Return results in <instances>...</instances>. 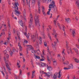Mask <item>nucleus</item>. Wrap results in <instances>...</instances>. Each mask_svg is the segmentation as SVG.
<instances>
[{
	"label": "nucleus",
	"mask_w": 79,
	"mask_h": 79,
	"mask_svg": "<svg viewBox=\"0 0 79 79\" xmlns=\"http://www.w3.org/2000/svg\"><path fill=\"white\" fill-rule=\"evenodd\" d=\"M15 6H14L15 8V13L16 14V15H17V16H19V15L20 14V12L17 11V10H18V6H19V3L18 2H15Z\"/></svg>",
	"instance_id": "obj_1"
},
{
	"label": "nucleus",
	"mask_w": 79,
	"mask_h": 79,
	"mask_svg": "<svg viewBox=\"0 0 79 79\" xmlns=\"http://www.w3.org/2000/svg\"><path fill=\"white\" fill-rule=\"evenodd\" d=\"M4 60L5 61V63L6 64V66L7 69L8 71H11V68L10 67H9V65H8V64H9L10 65H11V64L9 62H8V61H7L8 62H6V58H5V57H4Z\"/></svg>",
	"instance_id": "obj_2"
},
{
	"label": "nucleus",
	"mask_w": 79,
	"mask_h": 79,
	"mask_svg": "<svg viewBox=\"0 0 79 79\" xmlns=\"http://www.w3.org/2000/svg\"><path fill=\"white\" fill-rule=\"evenodd\" d=\"M30 21L29 22L28 27L30 28H31V27L32 26V22H33V18H32V14H30Z\"/></svg>",
	"instance_id": "obj_3"
},
{
	"label": "nucleus",
	"mask_w": 79,
	"mask_h": 79,
	"mask_svg": "<svg viewBox=\"0 0 79 79\" xmlns=\"http://www.w3.org/2000/svg\"><path fill=\"white\" fill-rule=\"evenodd\" d=\"M45 2L46 3H50L51 4L49 5V8H51L53 4L55 3V1H53V0H45Z\"/></svg>",
	"instance_id": "obj_4"
},
{
	"label": "nucleus",
	"mask_w": 79,
	"mask_h": 79,
	"mask_svg": "<svg viewBox=\"0 0 79 79\" xmlns=\"http://www.w3.org/2000/svg\"><path fill=\"white\" fill-rule=\"evenodd\" d=\"M35 20L36 25H38L39 26H40V24H39V17H38V16L36 15V14H35Z\"/></svg>",
	"instance_id": "obj_5"
},
{
	"label": "nucleus",
	"mask_w": 79,
	"mask_h": 79,
	"mask_svg": "<svg viewBox=\"0 0 79 79\" xmlns=\"http://www.w3.org/2000/svg\"><path fill=\"white\" fill-rule=\"evenodd\" d=\"M56 41H54V45L52 43V45L54 50H56V48H55V46L56 45L57 43H58V42H59V41H58V39H57V38H56Z\"/></svg>",
	"instance_id": "obj_6"
},
{
	"label": "nucleus",
	"mask_w": 79,
	"mask_h": 79,
	"mask_svg": "<svg viewBox=\"0 0 79 79\" xmlns=\"http://www.w3.org/2000/svg\"><path fill=\"white\" fill-rule=\"evenodd\" d=\"M51 7V8H53V11H55V12L57 11V8L56 7V6L55 3L52 5Z\"/></svg>",
	"instance_id": "obj_7"
},
{
	"label": "nucleus",
	"mask_w": 79,
	"mask_h": 79,
	"mask_svg": "<svg viewBox=\"0 0 79 79\" xmlns=\"http://www.w3.org/2000/svg\"><path fill=\"white\" fill-rule=\"evenodd\" d=\"M40 0H38V11L39 14L40 13V12H41V10H40Z\"/></svg>",
	"instance_id": "obj_8"
},
{
	"label": "nucleus",
	"mask_w": 79,
	"mask_h": 79,
	"mask_svg": "<svg viewBox=\"0 0 79 79\" xmlns=\"http://www.w3.org/2000/svg\"><path fill=\"white\" fill-rule=\"evenodd\" d=\"M66 47L67 48V53H68V54H69V53H70V52H69V49H68V48H69V42H68V41H66Z\"/></svg>",
	"instance_id": "obj_9"
},
{
	"label": "nucleus",
	"mask_w": 79,
	"mask_h": 79,
	"mask_svg": "<svg viewBox=\"0 0 79 79\" xmlns=\"http://www.w3.org/2000/svg\"><path fill=\"white\" fill-rule=\"evenodd\" d=\"M41 8L43 15L45 16H46V13L45 12V7L42 6L41 7Z\"/></svg>",
	"instance_id": "obj_10"
},
{
	"label": "nucleus",
	"mask_w": 79,
	"mask_h": 79,
	"mask_svg": "<svg viewBox=\"0 0 79 79\" xmlns=\"http://www.w3.org/2000/svg\"><path fill=\"white\" fill-rule=\"evenodd\" d=\"M27 47L29 50H32L34 49V48L31 45H27Z\"/></svg>",
	"instance_id": "obj_11"
},
{
	"label": "nucleus",
	"mask_w": 79,
	"mask_h": 79,
	"mask_svg": "<svg viewBox=\"0 0 79 79\" xmlns=\"http://www.w3.org/2000/svg\"><path fill=\"white\" fill-rule=\"evenodd\" d=\"M72 35L73 36V37H75V35H76V30H75V29H73L72 30Z\"/></svg>",
	"instance_id": "obj_12"
},
{
	"label": "nucleus",
	"mask_w": 79,
	"mask_h": 79,
	"mask_svg": "<svg viewBox=\"0 0 79 79\" xmlns=\"http://www.w3.org/2000/svg\"><path fill=\"white\" fill-rule=\"evenodd\" d=\"M23 15L24 17H25V18H24V21H26L27 20L26 19V10L25 9H24V10L23 11Z\"/></svg>",
	"instance_id": "obj_13"
},
{
	"label": "nucleus",
	"mask_w": 79,
	"mask_h": 79,
	"mask_svg": "<svg viewBox=\"0 0 79 79\" xmlns=\"http://www.w3.org/2000/svg\"><path fill=\"white\" fill-rule=\"evenodd\" d=\"M19 23L20 24L21 26L22 27L24 26V23H23V21L21 20H19Z\"/></svg>",
	"instance_id": "obj_14"
},
{
	"label": "nucleus",
	"mask_w": 79,
	"mask_h": 79,
	"mask_svg": "<svg viewBox=\"0 0 79 79\" xmlns=\"http://www.w3.org/2000/svg\"><path fill=\"white\" fill-rule=\"evenodd\" d=\"M52 75V72L50 71L47 73L46 74V76H47L48 77Z\"/></svg>",
	"instance_id": "obj_15"
},
{
	"label": "nucleus",
	"mask_w": 79,
	"mask_h": 79,
	"mask_svg": "<svg viewBox=\"0 0 79 79\" xmlns=\"http://www.w3.org/2000/svg\"><path fill=\"white\" fill-rule=\"evenodd\" d=\"M65 20L66 22L68 23H69L71 22V20L69 18L65 19Z\"/></svg>",
	"instance_id": "obj_16"
},
{
	"label": "nucleus",
	"mask_w": 79,
	"mask_h": 79,
	"mask_svg": "<svg viewBox=\"0 0 79 79\" xmlns=\"http://www.w3.org/2000/svg\"><path fill=\"white\" fill-rule=\"evenodd\" d=\"M24 34L25 35H26L27 38V39H29V36L30 35L29 33H28V35H27V33H24Z\"/></svg>",
	"instance_id": "obj_17"
},
{
	"label": "nucleus",
	"mask_w": 79,
	"mask_h": 79,
	"mask_svg": "<svg viewBox=\"0 0 79 79\" xmlns=\"http://www.w3.org/2000/svg\"><path fill=\"white\" fill-rule=\"evenodd\" d=\"M20 61L19 60H18L17 61V65L18 66V68H20L21 67V65H19V63H20Z\"/></svg>",
	"instance_id": "obj_18"
},
{
	"label": "nucleus",
	"mask_w": 79,
	"mask_h": 79,
	"mask_svg": "<svg viewBox=\"0 0 79 79\" xmlns=\"http://www.w3.org/2000/svg\"><path fill=\"white\" fill-rule=\"evenodd\" d=\"M47 69H48V70L49 71H52V67H50V66H48V65H47Z\"/></svg>",
	"instance_id": "obj_19"
},
{
	"label": "nucleus",
	"mask_w": 79,
	"mask_h": 79,
	"mask_svg": "<svg viewBox=\"0 0 79 79\" xmlns=\"http://www.w3.org/2000/svg\"><path fill=\"white\" fill-rule=\"evenodd\" d=\"M52 34L53 35H54V37L55 38H57V37H58L59 35L57 33H54V34Z\"/></svg>",
	"instance_id": "obj_20"
},
{
	"label": "nucleus",
	"mask_w": 79,
	"mask_h": 79,
	"mask_svg": "<svg viewBox=\"0 0 79 79\" xmlns=\"http://www.w3.org/2000/svg\"><path fill=\"white\" fill-rule=\"evenodd\" d=\"M38 51H39V53H40V50H39V49L37 50V51H36L32 50L31 51V52L33 53H36V52H37Z\"/></svg>",
	"instance_id": "obj_21"
},
{
	"label": "nucleus",
	"mask_w": 79,
	"mask_h": 79,
	"mask_svg": "<svg viewBox=\"0 0 79 79\" xmlns=\"http://www.w3.org/2000/svg\"><path fill=\"white\" fill-rule=\"evenodd\" d=\"M57 73H55L54 75V76H53V78H54V79H56V78H57Z\"/></svg>",
	"instance_id": "obj_22"
},
{
	"label": "nucleus",
	"mask_w": 79,
	"mask_h": 79,
	"mask_svg": "<svg viewBox=\"0 0 79 79\" xmlns=\"http://www.w3.org/2000/svg\"><path fill=\"white\" fill-rule=\"evenodd\" d=\"M68 67L69 69H73V65L72 64H71L68 66Z\"/></svg>",
	"instance_id": "obj_23"
},
{
	"label": "nucleus",
	"mask_w": 79,
	"mask_h": 79,
	"mask_svg": "<svg viewBox=\"0 0 79 79\" xmlns=\"http://www.w3.org/2000/svg\"><path fill=\"white\" fill-rule=\"evenodd\" d=\"M35 35H31V39H32V40H34V39H35Z\"/></svg>",
	"instance_id": "obj_24"
},
{
	"label": "nucleus",
	"mask_w": 79,
	"mask_h": 79,
	"mask_svg": "<svg viewBox=\"0 0 79 79\" xmlns=\"http://www.w3.org/2000/svg\"><path fill=\"white\" fill-rule=\"evenodd\" d=\"M65 51V49H64L63 50L62 52V54L63 55V56H64L65 55V53H64V51Z\"/></svg>",
	"instance_id": "obj_25"
},
{
	"label": "nucleus",
	"mask_w": 79,
	"mask_h": 79,
	"mask_svg": "<svg viewBox=\"0 0 79 79\" xmlns=\"http://www.w3.org/2000/svg\"><path fill=\"white\" fill-rule=\"evenodd\" d=\"M40 65L41 66V67H44V66H47V65L46 64V63H43Z\"/></svg>",
	"instance_id": "obj_26"
},
{
	"label": "nucleus",
	"mask_w": 79,
	"mask_h": 79,
	"mask_svg": "<svg viewBox=\"0 0 79 79\" xmlns=\"http://www.w3.org/2000/svg\"><path fill=\"white\" fill-rule=\"evenodd\" d=\"M0 71L2 73V74L3 75V76L4 77L5 76V74H4V73L3 72V71H3V68H0Z\"/></svg>",
	"instance_id": "obj_27"
},
{
	"label": "nucleus",
	"mask_w": 79,
	"mask_h": 79,
	"mask_svg": "<svg viewBox=\"0 0 79 79\" xmlns=\"http://www.w3.org/2000/svg\"><path fill=\"white\" fill-rule=\"evenodd\" d=\"M74 58V60L75 62H76V63H79V60H78L76 58L74 59V58Z\"/></svg>",
	"instance_id": "obj_28"
},
{
	"label": "nucleus",
	"mask_w": 79,
	"mask_h": 79,
	"mask_svg": "<svg viewBox=\"0 0 79 79\" xmlns=\"http://www.w3.org/2000/svg\"><path fill=\"white\" fill-rule=\"evenodd\" d=\"M41 57L42 59H41L40 60V61H44V59L45 58H44V56L41 55Z\"/></svg>",
	"instance_id": "obj_29"
},
{
	"label": "nucleus",
	"mask_w": 79,
	"mask_h": 79,
	"mask_svg": "<svg viewBox=\"0 0 79 79\" xmlns=\"http://www.w3.org/2000/svg\"><path fill=\"white\" fill-rule=\"evenodd\" d=\"M42 38H41V37H40V39L39 40V43L40 44H42Z\"/></svg>",
	"instance_id": "obj_30"
},
{
	"label": "nucleus",
	"mask_w": 79,
	"mask_h": 79,
	"mask_svg": "<svg viewBox=\"0 0 79 79\" xmlns=\"http://www.w3.org/2000/svg\"><path fill=\"white\" fill-rule=\"evenodd\" d=\"M63 28L62 29V30H63V31H64V35H66V32H65V31L64 30V26H63Z\"/></svg>",
	"instance_id": "obj_31"
},
{
	"label": "nucleus",
	"mask_w": 79,
	"mask_h": 79,
	"mask_svg": "<svg viewBox=\"0 0 79 79\" xmlns=\"http://www.w3.org/2000/svg\"><path fill=\"white\" fill-rule=\"evenodd\" d=\"M61 71H59V76H58V77L59 79H60V77H61Z\"/></svg>",
	"instance_id": "obj_32"
},
{
	"label": "nucleus",
	"mask_w": 79,
	"mask_h": 79,
	"mask_svg": "<svg viewBox=\"0 0 79 79\" xmlns=\"http://www.w3.org/2000/svg\"><path fill=\"white\" fill-rule=\"evenodd\" d=\"M7 25L9 27V29H10L11 28V26L10 25V22H8Z\"/></svg>",
	"instance_id": "obj_33"
},
{
	"label": "nucleus",
	"mask_w": 79,
	"mask_h": 79,
	"mask_svg": "<svg viewBox=\"0 0 79 79\" xmlns=\"http://www.w3.org/2000/svg\"><path fill=\"white\" fill-rule=\"evenodd\" d=\"M53 64L55 65H56V64H57V62H56V61H54L53 62Z\"/></svg>",
	"instance_id": "obj_34"
},
{
	"label": "nucleus",
	"mask_w": 79,
	"mask_h": 79,
	"mask_svg": "<svg viewBox=\"0 0 79 79\" xmlns=\"http://www.w3.org/2000/svg\"><path fill=\"white\" fill-rule=\"evenodd\" d=\"M11 38V34H9L8 35V37L7 38L8 40H9Z\"/></svg>",
	"instance_id": "obj_35"
},
{
	"label": "nucleus",
	"mask_w": 79,
	"mask_h": 79,
	"mask_svg": "<svg viewBox=\"0 0 79 79\" xmlns=\"http://www.w3.org/2000/svg\"><path fill=\"white\" fill-rule=\"evenodd\" d=\"M35 56V57L36 58H37V59H40V57L39 56Z\"/></svg>",
	"instance_id": "obj_36"
},
{
	"label": "nucleus",
	"mask_w": 79,
	"mask_h": 79,
	"mask_svg": "<svg viewBox=\"0 0 79 79\" xmlns=\"http://www.w3.org/2000/svg\"><path fill=\"white\" fill-rule=\"evenodd\" d=\"M42 77V74H40L39 75V78L40 79H43V78Z\"/></svg>",
	"instance_id": "obj_37"
},
{
	"label": "nucleus",
	"mask_w": 79,
	"mask_h": 79,
	"mask_svg": "<svg viewBox=\"0 0 79 79\" xmlns=\"http://www.w3.org/2000/svg\"><path fill=\"white\" fill-rule=\"evenodd\" d=\"M35 2V0H32V4H34Z\"/></svg>",
	"instance_id": "obj_38"
},
{
	"label": "nucleus",
	"mask_w": 79,
	"mask_h": 79,
	"mask_svg": "<svg viewBox=\"0 0 79 79\" xmlns=\"http://www.w3.org/2000/svg\"><path fill=\"white\" fill-rule=\"evenodd\" d=\"M47 59L49 62H50V60L49 59V57L48 56H47Z\"/></svg>",
	"instance_id": "obj_39"
},
{
	"label": "nucleus",
	"mask_w": 79,
	"mask_h": 79,
	"mask_svg": "<svg viewBox=\"0 0 79 79\" xmlns=\"http://www.w3.org/2000/svg\"><path fill=\"white\" fill-rule=\"evenodd\" d=\"M59 17H60V16L59 15H58L57 16V17L56 19V21H57V20L58 19V18H59Z\"/></svg>",
	"instance_id": "obj_40"
},
{
	"label": "nucleus",
	"mask_w": 79,
	"mask_h": 79,
	"mask_svg": "<svg viewBox=\"0 0 79 79\" xmlns=\"http://www.w3.org/2000/svg\"><path fill=\"white\" fill-rule=\"evenodd\" d=\"M48 37H49L50 40H52V38H51V36H50V34H48Z\"/></svg>",
	"instance_id": "obj_41"
},
{
	"label": "nucleus",
	"mask_w": 79,
	"mask_h": 79,
	"mask_svg": "<svg viewBox=\"0 0 79 79\" xmlns=\"http://www.w3.org/2000/svg\"><path fill=\"white\" fill-rule=\"evenodd\" d=\"M15 79H19V77L16 76V75H15Z\"/></svg>",
	"instance_id": "obj_42"
},
{
	"label": "nucleus",
	"mask_w": 79,
	"mask_h": 79,
	"mask_svg": "<svg viewBox=\"0 0 79 79\" xmlns=\"http://www.w3.org/2000/svg\"><path fill=\"white\" fill-rule=\"evenodd\" d=\"M57 26H58L59 27L60 29H61V27H60V23H58Z\"/></svg>",
	"instance_id": "obj_43"
},
{
	"label": "nucleus",
	"mask_w": 79,
	"mask_h": 79,
	"mask_svg": "<svg viewBox=\"0 0 79 79\" xmlns=\"http://www.w3.org/2000/svg\"><path fill=\"white\" fill-rule=\"evenodd\" d=\"M64 70H68V69H69V68H67L66 67H64Z\"/></svg>",
	"instance_id": "obj_44"
},
{
	"label": "nucleus",
	"mask_w": 79,
	"mask_h": 79,
	"mask_svg": "<svg viewBox=\"0 0 79 79\" xmlns=\"http://www.w3.org/2000/svg\"><path fill=\"white\" fill-rule=\"evenodd\" d=\"M44 45L45 47H47V44L46 42H44Z\"/></svg>",
	"instance_id": "obj_45"
},
{
	"label": "nucleus",
	"mask_w": 79,
	"mask_h": 79,
	"mask_svg": "<svg viewBox=\"0 0 79 79\" xmlns=\"http://www.w3.org/2000/svg\"><path fill=\"white\" fill-rule=\"evenodd\" d=\"M6 57L7 60H8V58H9V55H8V54H7L6 56Z\"/></svg>",
	"instance_id": "obj_46"
},
{
	"label": "nucleus",
	"mask_w": 79,
	"mask_h": 79,
	"mask_svg": "<svg viewBox=\"0 0 79 79\" xmlns=\"http://www.w3.org/2000/svg\"><path fill=\"white\" fill-rule=\"evenodd\" d=\"M79 19V17L77 16H76L75 17V19L76 20V21H78V19Z\"/></svg>",
	"instance_id": "obj_47"
},
{
	"label": "nucleus",
	"mask_w": 79,
	"mask_h": 79,
	"mask_svg": "<svg viewBox=\"0 0 79 79\" xmlns=\"http://www.w3.org/2000/svg\"><path fill=\"white\" fill-rule=\"evenodd\" d=\"M13 51H11L10 52V56H12V55H13Z\"/></svg>",
	"instance_id": "obj_48"
},
{
	"label": "nucleus",
	"mask_w": 79,
	"mask_h": 79,
	"mask_svg": "<svg viewBox=\"0 0 79 79\" xmlns=\"http://www.w3.org/2000/svg\"><path fill=\"white\" fill-rule=\"evenodd\" d=\"M4 28H5V31H6V25L5 24L4 25Z\"/></svg>",
	"instance_id": "obj_49"
},
{
	"label": "nucleus",
	"mask_w": 79,
	"mask_h": 79,
	"mask_svg": "<svg viewBox=\"0 0 79 79\" xmlns=\"http://www.w3.org/2000/svg\"><path fill=\"white\" fill-rule=\"evenodd\" d=\"M3 44V41H1L0 42V45H2Z\"/></svg>",
	"instance_id": "obj_50"
},
{
	"label": "nucleus",
	"mask_w": 79,
	"mask_h": 79,
	"mask_svg": "<svg viewBox=\"0 0 79 79\" xmlns=\"http://www.w3.org/2000/svg\"><path fill=\"white\" fill-rule=\"evenodd\" d=\"M19 48L20 51H22V50H23V48H22V47L20 46V47H19Z\"/></svg>",
	"instance_id": "obj_51"
},
{
	"label": "nucleus",
	"mask_w": 79,
	"mask_h": 79,
	"mask_svg": "<svg viewBox=\"0 0 79 79\" xmlns=\"http://www.w3.org/2000/svg\"><path fill=\"white\" fill-rule=\"evenodd\" d=\"M19 71H20V75H21V74L22 73V70L21 69H19Z\"/></svg>",
	"instance_id": "obj_52"
},
{
	"label": "nucleus",
	"mask_w": 79,
	"mask_h": 79,
	"mask_svg": "<svg viewBox=\"0 0 79 79\" xmlns=\"http://www.w3.org/2000/svg\"><path fill=\"white\" fill-rule=\"evenodd\" d=\"M62 0H60L59 1L60 4V5H62V2H61V1Z\"/></svg>",
	"instance_id": "obj_53"
},
{
	"label": "nucleus",
	"mask_w": 79,
	"mask_h": 79,
	"mask_svg": "<svg viewBox=\"0 0 79 79\" xmlns=\"http://www.w3.org/2000/svg\"><path fill=\"white\" fill-rule=\"evenodd\" d=\"M24 42H25V43H26V44H27V43H28V41H27L26 40H25L24 41Z\"/></svg>",
	"instance_id": "obj_54"
},
{
	"label": "nucleus",
	"mask_w": 79,
	"mask_h": 79,
	"mask_svg": "<svg viewBox=\"0 0 79 79\" xmlns=\"http://www.w3.org/2000/svg\"><path fill=\"white\" fill-rule=\"evenodd\" d=\"M44 53H45V50L44 49L43 51V55H45Z\"/></svg>",
	"instance_id": "obj_55"
},
{
	"label": "nucleus",
	"mask_w": 79,
	"mask_h": 79,
	"mask_svg": "<svg viewBox=\"0 0 79 79\" xmlns=\"http://www.w3.org/2000/svg\"><path fill=\"white\" fill-rule=\"evenodd\" d=\"M4 55L5 54H6L7 53V52H6V51H5V50L4 51Z\"/></svg>",
	"instance_id": "obj_56"
},
{
	"label": "nucleus",
	"mask_w": 79,
	"mask_h": 79,
	"mask_svg": "<svg viewBox=\"0 0 79 79\" xmlns=\"http://www.w3.org/2000/svg\"><path fill=\"white\" fill-rule=\"evenodd\" d=\"M27 75L28 76V77L30 76V72H28L27 73Z\"/></svg>",
	"instance_id": "obj_57"
},
{
	"label": "nucleus",
	"mask_w": 79,
	"mask_h": 79,
	"mask_svg": "<svg viewBox=\"0 0 79 79\" xmlns=\"http://www.w3.org/2000/svg\"><path fill=\"white\" fill-rule=\"evenodd\" d=\"M60 54H58L57 55V58H60Z\"/></svg>",
	"instance_id": "obj_58"
},
{
	"label": "nucleus",
	"mask_w": 79,
	"mask_h": 79,
	"mask_svg": "<svg viewBox=\"0 0 79 79\" xmlns=\"http://www.w3.org/2000/svg\"><path fill=\"white\" fill-rule=\"evenodd\" d=\"M8 50L9 51V52H10V51H11V49H10V48H8Z\"/></svg>",
	"instance_id": "obj_59"
},
{
	"label": "nucleus",
	"mask_w": 79,
	"mask_h": 79,
	"mask_svg": "<svg viewBox=\"0 0 79 79\" xmlns=\"http://www.w3.org/2000/svg\"><path fill=\"white\" fill-rule=\"evenodd\" d=\"M64 64H67V65H68V61H67V63H64Z\"/></svg>",
	"instance_id": "obj_60"
},
{
	"label": "nucleus",
	"mask_w": 79,
	"mask_h": 79,
	"mask_svg": "<svg viewBox=\"0 0 79 79\" xmlns=\"http://www.w3.org/2000/svg\"><path fill=\"white\" fill-rule=\"evenodd\" d=\"M15 48H13V52H15Z\"/></svg>",
	"instance_id": "obj_61"
},
{
	"label": "nucleus",
	"mask_w": 79,
	"mask_h": 79,
	"mask_svg": "<svg viewBox=\"0 0 79 79\" xmlns=\"http://www.w3.org/2000/svg\"><path fill=\"white\" fill-rule=\"evenodd\" d=\"M53 33H54V34H55V33H56V31H55V30L54 29H53Z\"/></svg>",
	"instance_id": "obj_62"
},
{
	"label": "nucleus",
	"mask_w": 79,
	"mask_h": 79,
	"mask_svg": "<svg viewBox=\"0 0 79 79\" xmlns=\"http://www.w3.org/2000/svg\"><path fill=\"white\" fill-rule=\"evenodd\" d=\"M18 46H19V47H21V44H20V43H19L18 44Z\"/></svg>",
	"instance_id": "obj_63"
},
{
	"label": "nucleus",
	"mask_w": 79,
	"mask_h": 79,
	"mask_svg": "<svg viewBox=\"0 0 79 79\" xmlns=\"http://www.w3.org/2000/svg\"><path fill=\"white\" fill-rule=\"evenodd\" d=\"M34 76H35L34 74L33 73H32L31 78H33L34 77Z\"/></svg>",
	"instance_id": "obj_64"
}]
</instances>
